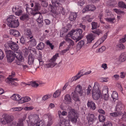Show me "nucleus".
<instances>
[{
	"mask_svg": "<svg viewBox=\"0 0 126 126\" xmlns=\"http://www.w3.org/2000/svg\"><path fill=\"white\" fill-rule=\"evenodd\" d=\"M67 117L69 120L64 122L61 121L56 126H69L70 125V120L73 123H76L78 118V114L75 109L68 108V110Z\"/></svg>",
	"mask_w": 126,
	"mask_h": 126,
	"instance_id": "nucleus-1",
	"label": "nucleus"
},
{
	"mask_svg": "<svg viewBox=\"0 0 126 126\" xmlns=\"http://www.w3.org/2000/svg\"><path fill=\"white\" fill-rule=\"evenodd\" d=\"M7 25L11 28L17 27L19 25L18 20L14 15H10L7 19Z\"/></svg>",
	"mask_w": 126,
	"mask_h": 126,
	"instance_id": "nucleus-2",
	"label": "nucleus"
},
{
	"mask_svg": "<svg viewBox=\"0 0 126 126\" xmlns=\"http://www.w3.org/2000/svg\"><path fill=\"white\" fill-rule=\"evenodd\" d=\"M34 9L33 10L32 8L27 7L26 9L27 12H28V10H30L32 11L31 13V14L33 16L37 15L38 16H41V14L40 12L38 11L40 10L41 8V6L40 4L38 2H35L34 3Z\"/></svg>",
	"mask_w": 126,
	"mask_h": 126,
	"instance_id": "nucleus-3",
	"label": "nucleus"
},
{
	"mask_svg": "<svg viewBox=\"0 0 126 126\" xmlns=\"http://www.w3.org/2000/svg\"><path fill=\"white\" fill-rule=\"evenodd\" d=\"M2 117L3 118L1 119L0 121L2 124L4 125L11 122L14 118L13 116L6 114H3L2 115Z\"/></svg>",
	"mask_w": 126,
	"mask_h": 126,
	"instance_id": "nucleus-4",
	"label": "nucleus"
},
{
	"mask_svg": "<svg viewBox=\"0 0 126 126\" xmlns=\"http://www.w3.org/2000/svg\"><path fill=\"white\" fill-rule=\"evenodd\" d=\"M7 61L8 63H11L15 59L16 55L11 50H8L5 51Z\"/></svg>",
	"mask_w": 126,
	"mask_h": 126,
	"instance_id": "nucleus-5",
	"label": "nucleus"
},
{
	"mask_svg": "<svg viewBox=\"0 0 126 126\" xmlns=\"http://www.w3.org/2000/svg\"><path fill=\"white\" fill-rule=\"evenodd\" d=\"M75 32L74 34V37L75 38H73L76 39V42L80 40L83 37V35L82 34V29H78L75 30Z\"/></svg>",
	"mask_w": 126,
	"mask_h": 126,
	"instance_id": "nucleus-6",
	"label": "nucleus"
},
{
	"mask_svg": "<svg viewBox=\"0 0 126 126\" xmlns=\"http://www.w3.org/2000/svg\"><path fill=\"white\" fill-rule=\"evenodd\" d=\"M58 57V54H56L54 56L49 60L50 63L46 64V67L47 68L52 67L56 65L57 64L55 62L56 61Z\"/></svg>",
	"mask_w": 126,
	"mask_h": 126,
	"instance_id": "nucleus-7",
	"label": "nucleus"
},
{
	"mask_svg": "<svg viewBox=\"0 0 126 126\" xmlns=\"http://www.w3.org/2000/svg\"><path fill=\"white\" fill-rule=\"evenodd\" d=\"M7 79L6 81V82L12 85L16 86L18 84V80L17 78H7Z\"/></svg>",
	"mask_w": 126,
	"mask_h": 126,
	"instance_id": "nucleus-8",
	"label": "nucleus"
},
{
	"mask_svg": "<svg viewBox=\"0 0 126 126\" xmlns=\"http://www.w3.org/2000/svg\"><path fill=\"white\" fill-rule=\"evenodd\" d=\"M9 47L14 51H17L19 48L18 45L15 42L12 41H9L8 43Z\"/></svg>",
	"mask_w": 126,
	"mask_h": 126,
	"instance_id": "nucleus-9",
	"label": "nucleus"
},
{
	"mask_svg": "<svg viewBox=\"0 0 126 126\" xmlns=\"http://www.w3.org/2000/svg\"><path fill=\"white\" fill-rule=\"evenodd\" d=\"M38 115L35 114L30 115L29 116L30 121H31L32 122H33L36 124L38 122Z\"/></svg>",
	"mask_w": 126,
	"mask_h": 126,
	"instance_id": "nucleus-10",
	"label": "nucleus"
},
{
	"mask_svg": "<svg viewBox=\"0 0 126 126\" xmlns=\"http://www.w3.org/2000/svg\"><path fill=\"white\" fill-rule=\"evenodd\" d=\"M100 86L98 83L95 82L92 90V92L101 93Z\"/></svg>",
	"mask_w": 126,
	"mask_h": 126,
	"instance_id": "nucleus-11",
	"label": "nucleus"
},
{
	"mask_svg": "<svg viewBox=\"0 0 126 126\" xmlns=\"http://www.w3.org/2000/svg\"><path fill=\"white\" fill-rule=\"evenodd\" d=\"M95 37V35L94 34H92L90 33L86 36V37L87 39V43H91L94 40Z\"/></svg>",
	"mask_w": 126,
	"mask_h": 126,
	"instance_id": "nucleus-12",
	"label": "nucleus"
},
{
	"mask_svg": "<svg viewBox=\"0 0 126 126\" xmlns=\"http://www.w3.org/2000/svg\"><path fill=\"white\" fill-rule=\"evenodd\" d=\"M76 91L79 93L80 96H81L83 95L84 92L80 85L79 84L77 86L76 88Z\"/></svg>",
	"mask_w": 126,
	"mask_h": 126,
	"instance_id": "nucleus-13",
	"label": "nucleus"
},
{
	"mask_svg": "<svg viewBox=\"0 0 126 126\" xmlns=\"http://www.w3.org/2000/svg\"><path fill=\"white\" fill-rule=\"evenodd\" d=\"M124 105L121 101H119L117 103L116 108V111L117 112H119L122 110Z\"/></svg>",
	"mask_w": 126,
	"mask_h": 126,
	"instance_id": "nucleus-14",
	"label": "nucleus"
},
{
	"mask_svg": "<svg viewBox=\"0 0 126 126\" xmlns=\"http://www.w3.org/2000/svg\"><path fill=\"white\" fill-rule=\"evenodd\" d=\"M101 93L92 92V96L94 99L96 100H98L100 96Z\"/></svg>",
	"mask_w": 126,
	"mask_h": 126,
	"instance_id": "nucleus-15",
	"label": "nucleus"
},
{
	"mask_svg": "<svg viewBox=\"0 0 126 126\" xmlns=\"http://www.w3.org/2000/svg\"><path fill=\"white\" fill-rule=\"evenodd\" d=\"M65 103L66 104H70L72 103V99L69 94H66L64 97Z\"/></svg>",
	"mask_w": 126,
	"mask_h": 126,
	"instance_id": "nucleus-16",
	"label": "nucleus"
},
{
	"mask_svg": "<svg viewBox=\"0 0 126 126\" xmlns=\"http://www.w3.org/2000/svg\"><path fill=\"white\" fill-rule=\"evenodd\" d=\"M94 114H92L89 113L87 117V119L88 122L89 123V125H90L91 123H90V122H92H92L94 120Z\"/></svg>",
	"mask_w": 126,
	"mask_h": 126,
	"instance_id": "nucleus-17",
	"label": "nucleus"
},
{
	"mask_svg": "<svg viewBox=\"0 0 126 126\" xmlns=\"http://www.w3.org/2000/svg\"><path fill=\"white\" fill-rule=\"evenodd\" d=\"M29 41L28 42L29 44H30V46H31L33 47L35 46L36 44V41L35 39L33 38L32 39H29Z\"/></svg>",
	"mask_w": 126,
	"mask_h": 126,
	"instance_id": "nucleus-18",
	"label": "nucleus"
},
{
	"mask_svg": "<svg viewBox=\"0 0 126 126\" xmlns=\"http://www.w3.org/2000/svg\"><path fill=\"white\" fill-rule=\"evenodd\" d=\"M87 106L90 109L92 110H94L96 108L95 103L92 101H88L87 103Z\"/></svg>",
	"mask_w": 126,
	"mask_h": 126,
	"instance_id": "nucleus-19",
	"label": "nucleus"
},
{
	"mask_svg": "<svg viewBox=\"0 0 126 126\" xmlns=\"http://www.w3.org/2000/svg\"><path fill=\"white\" fill-rule=\"evenodd\" d=\"M10 34L11 35H13L15 37L19 36L20 35L19 32L18 31L15 30H10Z\"/></svg>",
	"mask_w": 126,
	"mask_h": 126,
	"instance_id": "nucleus-20",
	"label": "nucleus"
},
{
	"mask_svg": "<svg viewBox=\"0 0 126 126\" xmlns=\"http://www.w3.org/2000/svg\"><path fill=\"white\" fill-rule=\"evenodd\" d=\"M56 7L53 6H52L51 5L49 4V7L48 8L49 10L52 12L53 13H55L56 11Z\"/></svg>",
	"mask_w": 126,
	"mask_h": 126,
	"instance_id": "nucleus-21",
	"label": "nucleus"
},
{
	"mask_svg": "<svg viewBox=\"0 0 126 126\" xmlns=\"http://www.w3.org/2000/svg\"><path fill=\"white\" fill-rule=\"evenodd\" d=\"M77 16V15L76 13H71L70 14L69 19L71 21H74L75 20Z\"/></svg>",
	"mask_w": 126,
	"mask_h": 126,
	"instance_id": "nucleus-22",
	"label": "nucleus"
},
{
	"mask_svg": "<svg viewBox=\"0 0 126 126\" xmlns=\"http://www.w3.org/2000/svg\"><path fill=\"white\" fill-rule=\"evenodd\" d=\"M26 114L24 115L23 116V118L20 119L19 120V123L17 124V126H23V122L26 119Z\"/></svg>",
	"mask_w": 126,
	"mask_h": 126,
	"instance_id": "nucleus-23",
	"label": "nucleus"
},
{
	"mask_svg": "<svg viewBox=\"0 0 126 126\" xmlns=\"http://www.w3.org/2000/svg\"><path fill=\"white\" fill-rule=\"evenodd\" d=\"M31 100L30 98L28 97H21L19 103H23L25 102H28Z\"/></svg>",
	"mask_w": 126,
	"mask_h": 126,
	"instance_id": "nucleus-24",
	"label": "nucleus"
},
{
	"mask_svg": "<svg viewBox=\"0 0 126 126\" xmlns=\"http://www.w3.org/2000/svg\"><path fill=\"white\" fill-rule=\"evenodd\" d=\"M12 99L17 101H20V96L18 94H14L11 97Z\"/></svg>",
	"mask_w": 126,
	"mask_h": 126,
	"instance_id": "nucleus-25",
	"label": "nucleus"
},
{
	"mask_svg": "<svg viewBox=\"0 0 126 126\" xmlns=\"http://www.w3.org/2000/svg\"><path fill=\"white\" fill-rule=\"evenodd\" d=\"M16 53L18 54L17 55H16V57L17 58V60L19 61H20L23 62L24 60L21 53H18V52H16Z\"/></svg>",
	"mask_w": 126,
	"mask_h": 126,
	"instance_id": "nucleus-26",
	"label": "nucleus"
},
{
	"mask_svg": "<svg viewBox=\"0 0 126 126\" xmlns=\"http://www.w3.org/2000/svg\"><path fill=\"white\" fill-rule=\"evenodd\" d=\"M71 96L72 97L73 99L75 101H79V96L75 92H73L71 94Z\"/></svg>",
	"mask_w": 126,
	"mask_h": 126,
	"instance_id": "nucleus-27",
	"label": "nucleus"
},
{
	"mask_svg": "<svg viewBox=\"0 0 126 126\" xmlns=\"http://www.w3.org/2000/svg\"><path fill=\"white\" fill-rule=\"evenodd\" d=\"M27 36V37L28 39H32L33 38V36L32 35V33L30 30L29 29L27 30L25 32Z\"/></svg>",
	"mask_w": 126,
	"mask_h": 126,
	"instance_id": "nucleus-28",
	"label": "nucleus"
},
{
	"mask_svg": "<svg viewBox=\"0 0 126 126\" xmlns=\"http://www.w3.org/2000/svg\"><path fill=\"white\" fill-rule=\"evenodd\" d=\"M34 59V58L31 54L29 55L28 59V63L29 64L32 65L33 64Z\"/></svg>",
	"mask_w": 126,
	"mask_h": 126,
	"instance_id": "nucleus-29",
	"label": "nucleus"
},
{
	"mask_svg": "<svg viewBox=\"0 0 126 126\" xmlns=\"http://www.w3.org/2000/svg\"><path fill=\"white\" fill-rule=\"evenodd\" d=\"M84 44V41L81 40L78 43V44L76 47V49L77 50H79L82 47V46Z\"/></svg>",
	"mask_w": 126,
	"mask_h": 126,
	"instance_id": "nucleus-30",
	"label": "nucleus"
},
{
	"mask_svg": "<svg viewBox=\"0 0 126 126\" xmlns=\"http://www.w3.org/2000/svg\"><path fill=\"white\" fill-rule=\"evenodd\" d=\"M122 112H117L110 113V115L113 117H117L121 115L122 114Z\"/></svg>",
	"mask_w": 126,
	"mask_h": 126,
	"instance_id": "nucleus-31",
	"label": "nucleus"
},
{
	"mask_svg": "<svg viewBox=\"0 0 126 126\" xmlns=\"http://www.w3.org/2000/svg\"><path fill=\"white\" fill-rule=\"evenodd\" d=\"M111 97L114 101H115L116 100L118 99V95L117 93L115 91H113L111 95Z\"/></svg>",
	"mask_w": 126,
	"mask_h": 126,
	"instance_id": "nucleus-32",
	"label": "nucleus"
},
{
	"mask_svg": "<svg viewBox=\"0 0 126 126\" xmlns=\"http://www.w3.org/2000/svg\"><path fill=\"white\" fill-rule=\"evenodd\" d=\"M80 73H78L76 76L73 77L71 79L72 81L76 80L82 76V75H80Z\"/></svg>",
	"mask_w": 126,
	"mask_h": 126,
	"instance_id": "nucleus-33",
	"label": "nucleus"
},
{
	"mask_svg": "<svg viewBox=\"0 0 126 126\" xmlns=\"http://www.w3.org/2000/svg\"><path fill=\"white\" fill-rule=\"evenodd\" d=\"M20 19L22 20H28L29 18V15L27 14H24L20 18Z\"/></svg>",
	"mask_w": 126,
	"mask_h": 126,
	"instance_id": "nucleus-34",
	"label": "nucleus"
},
{
	"mask_svg": "<svg viewBox=\"0 0 126 126\" xmlns=\"http://www.w3.org/2000/svg\"><path fill=\"white\" fill-rule=\"evenodd\" d=\"M118 6L121 8H124L126 9V5L123 1H120L119 2Z\"/></svg>",
	"mask_w": 126,
	"mask_h": 126,
	"instance_id": "nucleus-35",
	"label": "nucleus"
},
{
	"mask_svg": "<svg viewBox=\"0 0 126 126\" xmlns=\"http://www.w3.org/2000/svg\"><path fill=\"white\" fill-rule=\"evenodd\" d=\"M44 47V44L42 42H40L37 46V48L38 49L42 50Z\"/></svg>",
	"mask_w": 126,
	"mask_h": 126,
	"instance_id": "nucleus-36",
	"label": "nucleus"
},
{
	"mask_svg": "<svg viewBox=\"0 0 126 126\" xmlns=\"http://www.w3.org/2000/svg\"><path fill=\"white\" fill-rule=\"evenodd\" d=\"M98 111L99 113H101L99 115L98 118L100 121V122H102V110L101 109H99L98 110Z\"/></svg>",
	"mask_w": 126,
	"mask_h": 126,
	"instance_id": "nucleus-37",
	"label": "nucleus"
},
{
	"mask_svg": "<svg viewBox=\"0 0 126 126\" xmlns=\"http://www.w3.org/2000/svg\"><path fill=\"white\" fill-rule=\"evenodd\" d=\"M65 40L69 43V45L73 46L74 45V43L72 40L69 38H66Z\"/></svg>",
	"mask_w": 126,
	"mask_h": 126,
	"instance_id": "nucleus-38",
	"label": "nucleus"
},
{
	"mask_svg": "<svg viewBox=\"0 0 126 126\" xmlns=\"http://www.w3.org/2000/svg\"><path fill=\"white\" fill-rule=\"evenodd\" d=\"M43 61H42V60H41L40 59H39V60L38 61L37 63H36V64H35V67L37 68L38 67V64H39L40 65H42L43 64Z\"/></svg>",
	"mask_w": 126,
	"mask_h": 126,
	"instance_id": "nucleus-39",
	"label": "nucleus"
},
{
	"mask_svg": "<svg viewBox=\"0 0 126 126\" xmlns=\"http://www.w3.org/2000/svg\"><path fill=\"white\" fill-rule=\"evenodd\" d=\"M53 2L52 3V5L54 6H55L56 7L58 6L60 4V3L59 2V0H56L55 1H52Z\"/></svg>",
	"mask_w": 126,
	"mask_h": 126,
	"instance_id": "nucleus-40",
	"label": "nucleus"
},
{
	"mask_svg": "<svg viewBox=\"0 0 126 126\" xmlns=\"http://www.w3.org/2000/svg\"><path fill=\"white\" fill-rule=\"evenodd\" d=\"M113 11L116 13L117 14L121 15L122 14H124V12L123 11H122L118 9H113Z\"/></svg>",
	"mask_w": 126,
	"mask_h": 126,
	"instance_id": "nucleus-41",
	"label": "nucleus"
},
{
	"mask_svg": "<svg viewBox=\"0 0 126 126\" xmlns=\"http://www.w3.org/2000/svg\"><path fill=\"white\" fill-rule=\"evenodd\" d=\"M28 49L30 50V52L32 53L35 54H36V51L35 49L34 48L29 47H28Z\"/></svg>",
	"mask_w": 126,
	"mask_h": 126,
	"instance_id": "nucleus-42",
	"label": "nucleus"
},
{
	"mask_svg": "<svg viewBox=\"0 0 126 126\" xmlns=\"http://www.w3.org/2000/svg\"><path fill=\"white\" fill-rule=\"evenodd\" d=\"M108 88L107 86H104L103 88V94H108Z\"/></svg>",
	"mask_w": 126,
	"mask_h": 126,
	"instance_id": "nucleus-43",
	"label": "nucleus"
},
{
	"mask_svg": "<svg viewBox=\"0 0 126 126\" xmlns=\"http://www.w3.org/2000/svg\"><path fill=\"white\" fill-rule=\"evenodd\" d=\"M117 48L120 49H124L125 48V47L122 44H118L116 45Z\"/></svg>",
	"mask_w": 126,
	"mask_h": 126,
	"instance_id": "nucleus-44",
	"label": "nucleus"
},
{
	"mask_svg": "<svg viewBox=\"0 0 126 126\" xmlns=\"http://www.w3.org/2000/svg\"><path fill=\"white\" fill-rule=\"evenodd\" d=\"M61 93L60 91L58 90L56 91L53 95V97L55 98H57L58 97Z\"/></svg>",
	"mask_w": 126,
	"mask_h": 126,
	"instance_id": "nucleus-45",
	"label": "nucleus"
},
{
	"mask_svg": "<svg viewBox=\"0 0 126 126\" xmlns=\"http://www.w3.org/2000/svg\"><path fill=\"white\" fill-rule=\"evenodd\" d=\"M91 24L92 25V30L94 29L97 28V23L92 22Z\"/></svg>",
	"mask_w": 126,
	"mask_h": 126,
	"instance_id": "nucleus-46",
	"label": "nucleus"
},
{
	"mask_svg": "<svg viewBox=\"0 0 126 126\" xmlns=\"http://www.w3.org/2000/svg\"><path fill=\"white\" fill-rule=\"evenodd\" d=\"M36 126H45V124L42 121H41L36 124Z\"/></svg>",
	"mask_w": 126,
	"mask_h": 126,
	"instance_id": "nucleus-47",
	"label": "nucleus"
},
{
	"mask_svg": "<svg viewBox=\"0 0 126 126\" xmlns=\"http://www.w3.org/2000/svg\"><path fill=\"white\" fill-rule=\"evenodd\" d=\"M109 1V5L110 6H114L117 3L116 2L113 0H110Z\"/></svg>",
	"mask_w": 126,
	"mask_h": 126,
	"instance_id": "nucleus-48",
	"label": "nucleus"
},
{
	"mask_svg": "<svg viewBox=\"0 0 126 126\" xmlns=\"http://www.w3.org/2000/svg\"><path fill=\"white\" fill-rule=\"evenodd\" d=\"M22 13V10L18 8L15 14L17 16H19Z\"/></svg>",
	"mask_w": 126,
	"mask_h": 126,
	"instance_id": "nucleus-49",
	"label": "nucleus"
},
{
	"mask_svg": "<svg viewBox=\"0 0 126 126\" xmlns=\"http://www.w3.org/2000/svg\"><path fill=\"white\" fill-rule=\"evenodd\" d=\"M70 48V47L68 46L66 49L62 50L60 52V54L61 55L63 54L69 50Z\"/></svg>",
	"mask_w": 126,
	"mask_h": 126,
	"instance_id": "nucleus-50",
	"label": "nucleus"
},
{
	"mask_svg": "<svg viewBox=\"0 0 126 126\" xmlns=\"http://www.w3.org/2000/svg\"><path fill=\"white\" fill-rule=\"evenodd\" d=\"M46 44L47 45H48L50 47L51 49H53L54 46L52 45V43H50V41L49 40H48L46 42Z\"/></svg>",
	"mask_w": 126,
	"mask_h": 126,
	"instance_id": "nucleus-51",
	"label": "nucleus"
},
{
	"mask_svg": "<svg viewBox=\"0 0 126 126\" xmlns=\"http://www.w3.org/2000/svg\"><path fill=\"white\" fill-rule=\"evenodd\" d=\"M89 11H93L95 10L96 9L95 6L93 5H89Z\"/></svg>",
	"mask_w": 126,
	"mask_h": 126,
	"instance_id": "nucleus-52",
	"label": "nucleus"
},
{
	"mask_svg": "<svg viewBox=\"0 0 126 126\" xmlns=\"http://www.w3.org/2000/svg\"><path fill=\"white\" fill-rule=\"evenodd\" d=\"M105 19L107 21L110 22L111 23H113L114 22L113 21L115 20V18L114 17L112 18H105Z\"/></svg>",
	"mask_w": 126,
	"mask_h": 126,
	"instance_id": "nucleus-53",
	"label": "nucleus"
},
{
	"mask_svg": "<svg viewBox=\"0 0 126 126\" xmlns=\"http://www.w3.org/2000/svg\"><path fill=\"white\" fill-rule=\"evenodd\" d=\"M40 16H38L39 17L37 19L36 21L38 23L41 24L43 22V19L42 18H41Z\"/></svg>",
	"mask_w": 126,
	"mask_h": 126,
	"instance_id": "nucleus-54",
	"label": "nucleus"
},
{
	"mask_svg": "<svg viewBox=\"0 0 126 126\" xmlns=\"http://www.w3.org/2000/svg\"><path fill=\"white\" fill-rule=\"evenodd\" d=\"M4 55L3 51L0 49V60L2 59L4 57Z\"/></svg>",
	"mask_w": 126,
	"mask_h": 126,
	"instance_id": "nucleus-55",
	"label": "nucleus"
},
{
	"mask_svg": "<svg viewBox=\"0 0 126 126\" xmlns=\"http://www.w3.org/2000/svg\"><path fill=\"white\" fill-rule=\"evenodd\" d=\"M92 89V88L91 86L89 85L88 86V88L86 90L87 91L86 94L87 95H89L90 94V92Z\"/></svg>",
	"mask_w": 126,
	"mask_h": 126,
	"instance_id": "nucleus-56",
	"label": "nucleus"
},
{
	"mask_svg": "<svg viewBox=\"0 0 126 126\" xmlns=\"http://www.w3.org/2000/svg\"><path fill=\"white\" fill-rule=\"evenodd\" d=\"M41 4L44 7H46L48 5L47 3L45 1L43 0L41 1Z\"/></svg>",
	"mask_w": 126,
	"mask_h": 126,
	"instance_id": "nucleus-57",
	"label": "nucleus"
},
{
	"mask_svg": "<svg viewBox=\"0 0 126 126\" xmlns=\"http://www.w3.org/2000/svg\"><path fill=\"white\" fill-rule=\"evenodd\" d=\"M21 43L23 44H24L25 43L26 39L23 36L20 39Z\"/></svg>",
	"mask_w": 126,
	"mask_h": 126,
	"instance_id": "nucleus-58",
	"label": "nucleus"
},
{
	"mask_svg": "<svg viewBox=\"0 0 126 126\" xmlns=\"http://www.w3.org/2000/svg\"><path fill=\"white\" fill-rule=\"evenodd\" d=\"M126 41V35H125L124 38L120 39L119 42L120 43H124Z\"/></svg>",
	"mask_w": 126,
	"mask_h": 126,
	"instance_id": "nucleus-59",
	"label": "nucleus"
},
{
	"mask_svg": "<svg viewBox=\"0 0 126 126\" xmlns=\"http://www.w3.org/2000/svg\"><path fill=\"white\" fill-rule=\"evenodd\" d=\"M78 3L79 5L82 6L85 3V2L82 0H78Z\"/></svg>",
	"mask_w": 126,
	"mask_h": 126,
	"instance_id": "nucleus-60",
	"label": "nucleus"
},
{
	"mask_svg": "<svg viewBox=\"0 0 126 126\" xmlns=\"http://www.w3.org/2000/svg\"><path fill=\"white\" fill-rule=\"evenodd\" d=\"M23 52L24 53L25 56H26L28 55V50L27 48H25L23 50Z\"/></svg>",
	"mask_w": 126,
	"mask_h": 126,
	"instance_id": "nucleus-61",
	"label": "nucleus"
},
{
	"mask_svg": "<svg viewBox=\"0 0 126 126\" xmlns=\"http://www.w3.org/2000/svg\"><path fill=\"white\" fill-rule=\"evenodd\" d=\"M121 56L123 59V61H125L126 60V53L125 52L122 53L121 55Z\"/></svg>",
	"mask_w": 126,
	"mask_h": 126,
	"instance_id": "nucleus-62",
	"label": "nucleus"
},
{
	"mask_svg": "<svg viewBox=\"0 0 126 126\" xmlns=\"http://www.w3.org/2000/svg\"><path fill=\"white\" fill-rule=\"evenodd\" d=\"M51 96V95L48 94L45 95L43 97V99L44 101H45L48 98H50Z\"/></svg>",
	"mask_w": 126,
	"mask_h": 126,
	"instance_id": "nucleus-63",
	"label": "nucleus"
},
{
	"mask_svg": "<svg viewBox=\"0 0 126 126\" xmlns=\"http://www.w3.org/2000/svg\"><path fill=\"white\" fill-rule=\"evenodd\" d=\"M75 30H72L68 33V36H69L74 37V34H75Z\"/></svg>",
	"mask_w": 126,
	"mask_h": 126,
	"instance_id": "nucleus-64",
	"label": "nucleus"
}]
</instances>
